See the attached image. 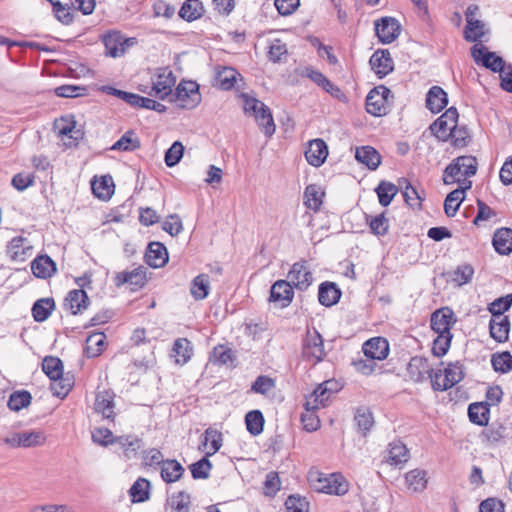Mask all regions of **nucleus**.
<instances>
[{
	"label": "nucleus",
	"mask_w": 512,
	"mask_h": 512,
	"mask_svg": "<svg viewBox=\"0 0 512 512\" xmlns=\"http://www.w3.org/2000/svg\"><path fill=\"white\" fill-rule=\"evenodd\" d=\"M240 97L243 100L245 114L253 116L264 134L271 137L275 133L276 126L269 107L247 93H242Z\"/></svg>",
	"instance_id": "nucleus-1"
},
{
	"label": "nucleus",
	"mask_w": 512,
	"mask_h": 512,
	"mask_svg": "<svg viewBox=\"0 0 512 512\" xmlns=\"http://www.w3.org/2000/svg\"><path fill=\"white\" fill-rule=\"evenodd\" d=\"M308 481L313 490L326 494L344 495L348 491V482L341 474H325L310 471Z\"/></svg>",
	"instance_id": "nucleus-2"
},
{
	"label": "nucleus",
	"mask_w": 512,
	"mask_h": 512,
	"mask_svg": "<svg viewBox=\"0 0 512 512\" xmlns=\"http://www.w3.org/2000/svg\"><path fill=\"white\" fill-rule=\"evenodd\" d=\"M477 172V160L473 156H459L451 164H449L444 171L443 182L447 185L455 182L461 183L459 176L467 177L474 176Z\"/></svg>",
	"instance_id": "nucleus-3"
},
{
	"label": "nucleus",
	"mask_w": 512,
	"mask_h": 512,
	"mask_svg": "<svg viewBox=\"0 0 512 512\" xmlns=\"http://www.w3.org/2000/svg\"><path fill=\"white\" fill-rule=\"evenodd\" d=\"M391 91L384 85L373 88L366 97V111L373 116H383L389 111Z\"/></svg>",
	"instance_id": "nucleus-4"
},
{
	"label": "nucleus",
	"mask_w": 512,
	"mask_h": 512,
	"mask_svg": "<svg viewBox=\"0 0 512 512\" xmlns=\"http://www.w3.org/2000/svg\"><path fill=\"white\" fill-rule=\"evenodd\" d=\"M173 101L183 109H193L201 102L199 86L194 81H182L176 87Z\"/></svg>",
	"instance_id": "nucleus-5"
},
{
	"label": "nucleus",
	"mask_w": 512,
	"mask_h": 512,
	"mask_svg": "<svg viewBox=\"0 0 512 512\" xmlns=\"http://www.w3.org/2000/svg\"><path fill=\"white\" fill-rule=\"evenodd\" d=\"M106 55L113 58L124 55L126 49L136 43L135 38H125L121 32L112 30L102 36Z\"/></svg>",
	"instance_id": "nucleus-6"
},
{
	"label": "nucleus",
	"mask_w": 512,
	"mask_h": 512,
	"mask_svg": "<svg viewBox=\"0 0 512 512\" xmlns=\"http://www.w3.org/2000/svg\"><path fill=\"white\" fill-rule=\"evenodd\" d=\"M302 353L306 359L314 363H317L324 358L325 350L323 338L316 329L313 331H307L303 340Z\"/></svg>",
	"instance_id": "nucleus-7"
},
{
	"label": "nucleus",
	"mask_w": 512,
	"mask_h": 512,
	"mask_svg": "<svg viewBox=\"0 0 512 512\" xmlns=\"http://www.w3.org/2000/svg\"><path fill=\"white\" fill-rule=\"evenodd\" d=\"M290 285L298 290H306L313 282V276L306 261H299L292 265L287 275Z\"/></svg>",
	"instance_id": "nucleus-8"
},
{
	"label": "nucleus",
	"mask_w": 512,
	"mask_h": 512,
	"mask_svg": "<svg viewBox=\"0 0 512 512\" xmlns=\"http://www.w3.org/2000/svg\"><path fill=\"white\" fill-rule=\"evenodd\" d=\"M375 31L381 43L390 44L400 35L401 26L393 17H382L375 22Z\"/></svg>",
	"instance_id": "nucleus-9"
},
{
	"label": "nucleus",
	"mask_w": 512,
	"mask_h": 512,
	"mask_svg": "<svg viewBox=\"0 0 512 512\" xmlns=\"http://www.w3.org/2000/svg\"><path fill=\"white\" fill-rule=\"evenodd\" d=\"M458 117L457 109L450 107L431 125V131L437 138L446 140L449 137V132L453 131L454 126L457 124Z\"/></svg>",
	"instance_id": "nucleus-10"
},
{
	"label": "nucleus",
	"mask_w": 512,
	"mask_h": 512,
	"mask_svg": "<svg viewBox=\"0 0 512 512\" xmlns=\"http://www.w3.org/2000/svg\"><path fill=\"white\" fill-rule=\"evenodd\" d=\"M471 56L477 64L481 63L493 72L500 73L506 64L500 56H497L494 52H485V47L479 44H475L471 48Z\"/></svg>",
	"instance_id": "nucleus-11"
},
{
	"label": "nucleus",
	"mask_w": 512,
	"mask_h": 512,
	"mask_svg": "<svg viewBox=\"0 0 512 512\" xmlns=\"http://www.w3.org/2000/svg\"><path fill=\"white\" fill-rule=\"evenodd\" d=\"M176 83V77L168 68L159 70L156 79L153 80L152 93L159 99H165L172 93V88Z\"/></svg>",
	"instance_id": "nucleus-12"
},
{
	"label": "nucleus",
	"mask_w": 512,
	"mask_h": 512,
	"mask_svg": "<svg viewBox=\"0 0 512 512\" xmlns=\"http://www.w3.org/2000/svg\"><path fill=\"white\" fill-rule=\"evenodd\" d=\"M456 323L452 309L443 307L432 313L430 319L431 329L436 334L451 333V328Z\"/></svg>",
	"instance_id": "nucleus-13"
},
{
	"label": "nucleus",
	"mask_w": 512,
	"mask_h": 512,
	"mask_svg": "<svg viewBox=\"0 0 512 512\" xmlns=\"http://www.w3.org/2000/svg\"><path fill=\"white\" fill-rule=\"evenodd\" d=\"M115 393L111 390L104 389L98 391L95 397L94 410L101 414L103 418L114 420L115 413Z\"/></svg>",
	"instance_id": "nucleus-14"
},
{
	"label": "nucleus",
	"mask_w": 512,
	"mask_h": 512,
	"mask_svg": "<svg viewBox=\"0 0 512 512\" xmlns=\"http://www.w3.org/2000/svg\"><path fill=\"white\" fill-rule=\"evenodd\" d=\"M114 283L118 287L128 284L131 290L141 288L146 283V270L143 267H138L131 271L119 272L114 277Z\"/></svg>",
	"instance_id": "nucleus-15"
},
{
	"label": "nucleus",
	"mask_w": 512,
	"mask_h": 512,
	"mask_svg": "<svg viewBox=\"0 0 512 512\" xmlns=\"http://www.w3.org/2000/svg\"><path fill=\"white\" fill-rule=\"evenodd\" d=\"M33 254V247L23 237L13 238L7 245V255L12 261L24 262Z\"/></svg>",
	"instance_id": "nucleus-16"
},
{
	"label": "nucleus",
	"mask_w": 512,
	"mask_h": 512,
	"mask_svg": "<svg viewBox=\"0 0 512 512\" xmlns=\"http://www.w3.org/2000/svg\"><path fill=\"white\" fill-rule=\"evenodd\" d=\"M294 297L293 287L286 280L276 281L270 290L269 300L284 308L290 305Z\"/></svg>",
	"instance_id": "nucleus-17"
},
{
	"label": "nucleus",
	"mask_w": 512,
	"mask_h": 512,
	"mask_svg": "<svg viewBox=\"0 0 512 512\" xmlns=\"http://www.w3.org/2000/svg\"><path fill=\"white\" fill-rule=\"evenodd\" d=\"M471 186L472 182L470 180L463 179L462 185L447 195L444 201V211L448 217H453L456 215L460 204L464 200L465 191L470 189Z\"/></svg>",
	"instance_id": "nucleus-18"
},
{
	"label": "nucleus",
	"mask_w": 512,
	"mask_h": 512,
	"mask_svg": "<svg viewBox=\"0 0 512 512\" xmlns=\"http://www.w3.org/2000/svg\"><path fill=\"white\" fill-rule=\"evenodd\" d=\"M363 354L378 361L384 360L389 354V344L382 337H375L367 340L362 346Z\"/></svg>",
	"instance_id": "nucleus-19"
},
{
	"label": "nucleus",
	"mask_w": 512,
	"mask_h": 512,
	"mask_svg": "<svg viewBox=\"0 0 512 512\" xmlns=\"http://www.w3.org/2000/svg\"><path fill=\"white\" fill-rule=\"evenodd\" d=\"M328 156V147L322 139H314L309 142L305 151V157L312 166H321Z\"/></svg>",
	"instance_id": "nucleus-20"
},
{
	"label": "nucleus",
	"mask_w": 512,
	"mask_h": 512,
	"mask_svg": "<svg viewBox=\"0 0 512 512\" xmlns=\"http://www.w3.org/2000/svg\"><path fill=\"white\" fill-rule=\"evenodd\" d=\"M370 65L379 77L389 74L394 68V62L388 50H377L370 58Z\"/></svg>",
	"instance_id": "nucleus-21"
},
{
	"label": "nucleus",
	"mask_w": 512,
	"mask_h": 512,
	"mask_svg": "<svg viewBox=\"0 0 512 512\" xmlns=\"http://www.w3.org/2000/svg\"><path fill=\"white\" fill-rule=\"evenodd\" d=\"M145 261L150 267H163L168 261L166 247L160 242L150 243L145 253Z\"/></svg>",
	"instance_id": "nucleus-22"
},
{
	"label": "nucleus",
	"mask_w": 512,
	"mask_h": 512,
	"mask_svg": "<svg viewBox=\"0 0 512 512\" xmlns=\"http://www.w3.org/2000/svg\"><path fill=\"white\" fill-rule=\"evenodd\" d=\"M433 372L428 361L422 357H413L407 365V373L414 382H423Z\"/></svg>",
	"instance_id": "nucleus-23"
},
{
	"label": "nucleus",
	"mask_w": 512,
	"mask_h": 512,
	"mask_svg": "<svg viewBox=\"0 0 512 512\" xmlns=\"http://www.w3.org/2000/svg\"><path fill=\"white\" fill-rule=\"evenodd\" d=\"M222 442V433L210 427L205 430L199 449L205 451L206 456H212L219 451Z\"/></svg>",
	"instance_id": "nucleus-24"
},
{
	"label": "nucleus",
	"mask_w": 512,
	"mask_h": 512,
	"mask_svg": "<svg viewBox=\"0 0 512 512\" xmlns=\"http://www.w3.org/2000/svg\"><path fill=\"white\" fill-rule=\"evenodd\" d=\"M490 336L499 343L508 340L510 321L508 316L492 317L489 324Z\"/></svg>",
	"instance_id": "nucleus-25"
},
{
	"label": "nucleus",
	"mask_w": 512,
	"mask_h": 512,
	"mask_svg": "<svg viewBox=\"0 0 512 512\" xmlns=\"http://www.w3.org/2000/svg\"><path fill=\"white\" fill-rule=\"evenodd\" d=\"M31 270L35 277L47 279L56 272V265L49 256L41 255L32 261Z\"/></svg>",
	"instance_id": "nucleus-26"
},
{
	"label": "nucleus",
	"mask_w": 512,
	"mask_h": 512,
	"mask_svg": "<svg viewBox=\"0 0 512 512\" xmlns=\"http://www.w3.org/2000/svg\"><path fill=\"white\" fill-rule=\"evenodd\" d=\"M447 104V93L441 87L430 88L426 97V106L432 113H439Z\"/></svg>",
	"instance_id": "nucleus-27"
},
{
	"label": "nucleus",
	"mask_w": 512,
	"mask_h": 512,
	"mask_svg": "<svg viewBox=\"0 0 512 512\" xmlns=\"http://www.w3.org/2000/svg\"><path fill=\"white\" fill-rule=\"evenodd\" d=\"M341 297V290L338 286L333 282H323L319 286L318 291V299L319 302L326 306L330 307L338 303Z\"/></svg>",
	"instance_id": "nucleus-28"
},
{
	"label": "nucleus",
	"mask_w": 512,
	"mask_h": 512,
	"mask_svg": "<svg viewBox=\"0 0 512 512\" xmlns=\"http://www.w3.org/2000/svg\"><path fill=\"white\" fill-rule=\"evenodd\" d=\"M444 378H443V384L440 385L437 382L438 391H445L453 387L455 384L460 382L463 377L464 373L462 370V366L457 363H450L448 367L444 369Z\"/></svg>",
	"instance_id": "nucleus-29"
},
{
	"label": "nucleus",
	"mask_w": 512,
	"mask_h": 512,
	"mask_svg": "<svg viewBox=\"0 0 512 512\" xmlns=\"http://www.w3.org/2000/svg\"><path fill=\"white\" fill-rule=\"evenodd\" d=\"M493 246L501 255H509L512 252V229H498L493 236Z\"/></svg>",
	"instance_id": "nucleus-30"
},
{
	"label": "nucleus",
	"mask_w": 512,
	"mask_h": 512,
	"mask_svg": "<svg viewBox=\"0 0 512 512\" xmlns=\"http://www.w3.org/2000/svg\"><path fill=\"white\" fill-rule=\"evenodd\" d=\"M355 158L371 170L378 168L381 163L380 154L371 146H362L357 148Z\"/></svg>",
	"instance_id": "nucleus-31"
},
{
	"label": "nucleus",
	"mask_w": 512,
	"mask_h": 512,
	"mask_svg": "<svg viewBox=\"0 0 512 512\" xmlns=\"http://www.w3.org/2000/svg\"><path fill=\"white\" fill-rule=\"evenodd\" d=\"M93 194L102 200H107L114 192V183L111 176H102L91 182Z\"/></svg>",
	"instance_id": "nucleus-32"
},
{
	"label": "nucleus",
	"mask_w": 512,
	"mask_h": 512,
	"mask_svg": "<svg viewBox=\"0 0 512 512\" xmlns=\"http://www.w3.org/2000/svg\"><path fill=\"white\" fill-rule=\"evenodd\" d=\"M408 458V450L402 442L395 441L390 443L387 456L385 457L387 463L397 466L407 462Z\"/></svg>",
	"instance_id": "nucleus-33"
},
{
	"label": "nucleus",
	"mask_w": 512,
	"mask_h": 512,
	"mask_svg": "<svg viewBox=\"0 0 512 512\" xmlns=\"http://www.w3.org/2000/svg\"><path fill=\"white\" fill-rule=\"evenodd\" d=\"M66 301H68L69 308L74 315L81 313L89 304V298L83 289H74L70 291L66 297Z\"/></svg>",
	"instance_id": "nucleus-34"
},
{
	"label": "nucleus",
	"mask_w": 512,
	"mask_h": 512,
	"mask_svg": "<svg viewBox=\"0 0 512 512\" xmlns=\"http://www.w3.org/2000/svg\"><path fill=\"white\" fill-rule=\"evenodd\" d=\"M210 290V279L207 274H200L196 276L190 286V293L195 300L205 299Z\"/></svg>",
	"instance_id": "nucleus-35"
},
{
	"label": "nucleus",
	"mask_w": 512,
	"mask_h": 512,
	"mask_svg": "<svg viewBox=\"0 0 512 512\" xmlns=\"http://www.w3.org/2000/svg\"><path fill=\"white\" fill-rule=\"evenodd\" d=\"M150 482L145 478H138L129 489V496L133 503H141L149 499Z\"/></svg>",
	"instance_id": "nucleus-36"
},
{
	"label": "nucleus",
	"mask_w": 512,
	"mask_h": 512,
	"mask_svg": "<svg viewBox=\"0 0 512 512\" xmlns=\"http://www.w3.org/2000/svg\"><path fill=\"white\" fill-rule=\"evenodd\" d=\"M183 472L184 468L176 460H165L161 467V477L167 483H173L179 480Z\"/></svg>",
	"instance_id": "nucleus-37"
},
{
	"label": "nucleus",
	"mask_w": 512,
	"mask_h": 512,
	"mask_svg": "<svg viewBox=\"0 0 512 512\" xmlns=\"http://www.w3.org/2000/svg\"><path fill=\"white\" fill-rule=\"evenodd\" d=\"M324 192L315 184L308 185L304 192V204L307 208L318 211L323 202Z\"/></svg>",
	"instance_id": "nucleus-38"
},
{
	"label": "nucleus",
	"mask_w": 512,
	"mask_h": 512,
	"mask_svg": "<svg viewBox=\"0 0 512 512\" xmlns=\"http://www.w3.org/2000/svg\"><path fill=\"white\" fill-rule=\"evenodd\" d=\"M172 356L175 358L176 363L185 364L191 358L192 348L191 343L186 338H179L174 342L172 349Z\"/></svg>",
	"instance_id": "nucleus-39"
},
{
	"label": "nucleus",
	"mask_w": 512,
	"mask_h": 512,
	"mask_svg": "<svg viewBox=\"0 0 512 512\" xmlns=\"http://www.w3.org/2000/svg\"><path fill=\"white\" fill-rule=\"evenodd\" d=\"M203 5L199 0H186L179 11V16L186 21H194L202 16Z\"/></svg>",
	"instance_id": "nucleus-40"
},
{
	"label": "nucleus",
	"mask_w": 512,
	"mask_h": 512,
	"mask_svg": "<svg viewBox=\"0 0 512 512\" xmlns=\"http://www.w3.org/2000/svg\"><path fill=\"white\" fill-rule=\"evenodd\" d=\"M54 309V300L52 298H42L37 300L32 307V315L35 321L43 322Z\"/></svg>",
	"instance_id": "nucleus-41"
},
{
	"label": "nucleus",
	"mask_w": 512,
	"mask_h": 512,
	"mask_svg": "<svg viewBox=\"0 0 512 512\" xmlns=\"http://www.w3.org/2000/svg\"><path fill=\"white\" fill-rule=\"evenodd\" d=\"M83 137L82 126H77L74 116L66 117V139H69V142L66 141V147L77 146Z\"/></svg>",
	"instance_id": "nucleus-42"
},
{
	"label": "nucleus",
	"mask_w": 512,
	"mask_h": 512,
	"mask_svg": "<svg viewBox=\"0 0 512 512\" xmlns=\"http://www.w3.org/2000/svg\"><path fill=\"white\" fill-rule=\"evenodd\" d=\"M106 336L102 332L93 333L86 339L85 352L88 357H97L105 347Z\"/></svg>",
	"instance_id": "nucleus-43"
},
{
	"label": "nucleus",
	"mask_w": 512,
	"mask_h": 512,
	"mask_svg": "<svg viewBox=\"0 0 512 512\" xmlns=\"http://www.w3.org/2000/svg\"><path fill=\"white\" fill-rule=\"evenodd\" d=\"M468 416L472 423L479 426L487 425L489 420V408L483 403H472L468 408Z\"/></svg>",
	"instance_id": "nucleus-44"
},
{
	"label": "nucleus",
	"mask_w": 512,
	"mask_h": 512,
	"mask_svg": "<svg viewBox=\"0 0 512 512\" xmlns=\"http://www.w3.org/2000/svg\"><path fill=\"white\" fill-rule=\"evenodd\" d=\"M398 185L400 188L404 189L403 196L405 202L413 209L420 208L422 198L419 195L418 191L410 184V182L405 178H401L398 181Z\"/></svg>",
	"instance_id": "nucleus-45"
},
{
	"label": "nucleus",
	"mask_w": 512,
	"mask_h": 512,
	"mask_svg": "<svg viewBox=\"0 0 512 512\" xmlns=\"http://www.w3.org/2000/svg\"><path fill=\"white\" fill-rule=\"evenodd\" d=\"M379 203L387 207L398 193V187L388 181H381L375 189Z\"/></svg>",
	"instance_id": "nucleus-46"
},
{
	"label": "nucleus",
	"mask_w": 512,
	"mask_h": 512,
	"mask_svg": "<svg viewBox=\"0 0 512 512\" xmlns=\"http://www.w3.org/2000/svg\"><path fill=\"white\" fill-rule=\"evenodd\" d=\"M245 424L248 432L257 436L262 433L264 427V417L261 411L252 410L245 416Z\"/></svg>",
	"instance_id": "nucleus-47"
},
{
	"label": "nucleus",
	"mask_w": 512,
	"mask_h": 512,
	"mask_svg": "<svg viewBox=\"0 0 512 512\" xmlns=\"http://www.w3.org/2000/svg\"><path fill=\"white\" fill-rule=\"evenodd\" d=\"M240 74L232 67H223L216 75L217 85L223 90H230Z\"/></svg>",
	"instance_id": "nucleus-48"
},
{
	"label": "nucleus",
	"mask_w": 512,
	"mask_h": 512,
	"mask_svg": "<svg viewBox=\"0 0 512 512\" xmlns=\"http://www.w3.org/2000/svg\"><path fill=\"white\" fill-rule=\"evenodd\" d=\"M406 483L414 492H421L427 486L426 472L420 469L409 471L406 476Z\"/></svg>",
	"instance_id": "nucleus-49"
},
{
	"label": "nucleus",
	"mask_w": 512,
	"mask_h": 512,
	"mask_svg": "<svg viewBox=\"0 0 512 512\" xmlns=\"http://www.w3.org/2000/svg\"><path fill=\"white\" fill-rule=\"evenodd\" d=\"M42 370L49 379L61 378L63 374L61 359L53 356L45 357L42 362Z\"/></svg>",
	"instance_id": "nucleus-50"
},
{
	"label": "nucleus",
	"mask_w": 512,
	"mask_h": 512,
	"mask_svg": "<svg viewBox=\"0 0 512 512\" xmlns=\"http://www.w3.org/2000/svg\"><path fill=\"white\" fill-rule=\"evenodd\" d=\"M486 33L484 22L476 19L468 21L464 30V38L468 42H476L480 40Z\"/></svg>",
	"instance_id": "nucleus-51"
},
{
	"label": "nucleus",
	"mask_w": 512,
	"mask_h": 512,
	"mask_svg": "<svg viewBox=\"0 0 512 512\" xmlns=\"http://www.w3.org/2000/svg\"><path fill=\"white\" fill-rule=\"evenodd\" d=\"M140 147V141L136 137L134 131H127L118 141L111 147L112 150L118 151H134Z\"/></svg>",
	"instance_id": "nucleus-52"
},
{
	"label": "nucleus",
	"mask_w": 512,
	"mask_h": 512,
	"mask_svg": "<svg viewBox=\"0 0 512 512\" xmlns=\"http://www.w3.org/2000/svg\"><path fill=\"white\" fill-rule=\"evenodd\" d=\"M366 221L370 227L371 232L376 236H384L388 232L389 222L384 213L369 217L366 215Z\"/></svg>",
	"instance_id": "nucleus-53"
},
{
	"label": "nucleus",
	"mask_w": 512,
	"mask_h": 512,
	"mask_svg": "<svg viewBox=\"0 0 512 512\" xmlns=\"http://www.w3.org/2000/svg\"><path fill=\"white\" fill-rule=\"evenodd\" d=\"M118 443L124 450L126 457L131 458L135 455L137 450L141 447V440L136 436L125 435L115 438V442Z\"/></svg>",
	"instance_id": "nucleus-54"
},
{
	"label": "nucleus",
	"mask_w": 512,
	"mask_h": 512,
	"mask_svg": "<svg viewBox=\"0 0 512 512\" xmlns=\"http://www.w3.org/2000/svg\"><path fill=\"white\" fill-rule=\"evenodd\" d=\"M358 431L365 436L374 424L372 413L367 409H358L354 418Z\"/></svg>",
	"instance_id": "nucleus-55"
},
{
	"label": "nucleus",
	"mask_w": 512,
	"mask_h": 512,
	"mask_svg": "<svg viewBox=\"0 0 512 512\" xmlns=\"http://www.w3.org/2000/svg\"><path fill=\"white\" fill-rule=\"evenodd\" d=\"M491 364L496 372L508 373L512 370V355L502 352L492 355Z\"/></svg>",
	"instance_id": "nucleus-56"
},
{
	"label": "nucleus",
	"mask_w": 512,
	"mask_h": 512,
	"mask_svg": "<svg viewBox=\"0 0 512 512\" xmlns=\"http://www.w3.org/2000/svg\"><path fill=\"white\" fill-rule=\"evenodd\" d=\"M32 397L28 391L13 392L8 400V407L13 411H20L31 403Z\"/></svg>",
	"instance_id": "nucleus-57"
},
{
	"label": "nucleus",
	"mask_w": 512,
	"mask_h": 512,
	"mask_svg": "<svg viewBox=\"0 0 512 512\" xmlns=\"http://www.w3.org/2000/svg\"><path fill=\"white\" fill-rule=\"evenodd\" d=\"M452 337V333L437 334V337L433 340V355L436 357L444 356L450 348Z\"/></svg>",
	"instance_id": "nucleus-58"
},
{
	"label": "nucleus",
	"mask_w": 512,
	"mask_h": 512,
	"mask_svg": "<svg viewBox=\"0 0 512 512\" xmlns=\"http://www.w3.org/2000/svg\"><path fill=\"white\" fill-rule=\"evenodd\" d=\"M512 305V294H507L500 297L490 303L488 310L492 314V317L505 316L506 312Z\"/></svg>",
	"instance_id": "nucleus-59"
},
{
	"label": "nucleus",
	"mask_w": 512,
	"mask_h": 512,
	"mask_svg": "<svg viewBox=\"0 0 512 512\" xmlns=\"http://www.w3.org/2000/svg\"><path fill=\"white\" fill-rule=\"evenodd\" d=\"M208 457L209 456L205 455V457L190 466L191 474L194 479H206L209 477L212 464L208 460Z\"/></svg>",
	"instance_id": "nucleus-60"
},
{
	"label": "nucleus",
	"mask_w": 512,
	"mask_h": 512,
	"mask_svg": "<svg viewBox=\"0 0 512 512\" xmlns=\"http://www.w3.org/2000/svg\"><path fill=\"white\" fill-rule=\"evenodd\" d=\"M45 436L41 431L21 432V447L30 448L44 444Z\"/></svg>",
	"instance_id": "nucleus-61"
},
{
	"label": "nucleus",
	"mask_w": 512,
	"mask_h": 512,
	"mask_svg": "<svg viewBox=\"0 0 512 512\" xmlns=\"http://www.w3.org/2000/svg\"><path fill=\"white\" fill-rule=\"evenodd\" d=\"M184 146L180 141H175L166 151L164 161L168 167L178 164L183 156Z\"/></svg>",
	"instance_id": "nucleus-62"
},
{
	"label": "nucleus",
	"mask_w": 512,
	"mask_h": 512,
	"mask_svg": "<svg viewBox=\"0 0 512 512\" xmlns=\"http://www.w3.org/2000/svg\"><path fill=\"white\" fill-rule=\"evenodd\" d=\"M168 505L175 512H189V506H190L189 496L183 492H179L176 495H173L169 499Z\"/></svg>",
	"instance_id": "nucleus-63"
},
{
	"label": "nucleus",
	"mask_w": 512,
	"mask_h": 512,
	"mask_svg": "<svg viewBox=\"0 0 512 512\" xmlns=\"http://www.w3.org/2000/svg\"><path fill=\"white\" fill-rule=\"evenodd\" d=\"M287 512H308L309 503L305 498L289 496L285 502Z\"/></svg>",
	"instance_id": "nucleus-64"
}]
</instances>
